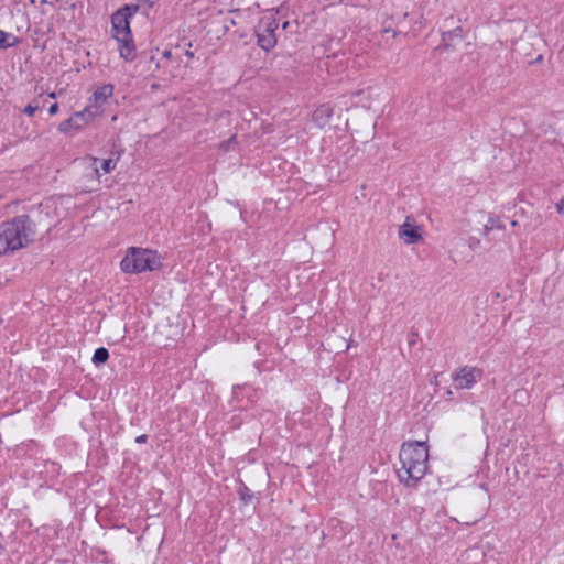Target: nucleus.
<instances>
[{"label": "nucleus", "instance_id": "obj_15", "mask_svg": "<svg viewBox=\"0 0 564 564\" xmlns=\"http://www.w3.org/2000/svg\"><path fill=\"white\" fill-rule=\"evenodd\" d=\"M58 130L63 133H73L75 132L76 130L74 129V122L70 118H68L67 120H64L59 123L58 126Z\"/></svg>", "mask_w": 564, "mask_h": 564}, {"label": "nucleus", "instance_id": "obj_1", "mask_svg": "<svg viewBox=\"0 0 564 564\" xmlns=\"http://www.w3.org/2000/svg\"><path fill=\"white\" fill-rule=\"evenodd\" d=\"M401 467L397 469L400 481L414 486L427 470L429 452L424 442L404 443L400 449Z\"/></svg>", "mask_w": 564, "mask_h": 564}, {"label": "nucleus", "instance_id": "obj_12", "mask_svg": "<svg viewBox=\"0 0 564 564\" xmlns=\"http://www.w3.org/2000/svg\"><path fill=\"white\" fill-rule=\"evenodd\" d=\"M17 43H18V37L0 30V47H2V48L12 47Z\"/></svg>", "mask_w": 564, "mask_h": 564}, {"label": "nucleus", "instance_id": "obj_16", "mask_svg": "<svg viewBox=\"0 0 564 564\" xmlns=\"http://www.w3.org/2000/svg\"><path fill=\"white\" fill-rule=\"evenodd\" d=\"M156 0H137L140 9L148 13V10L151 9Z\"/></svg>", "mask_w": 564, "mask_h": 564}, {"label": "nucleus", "instance_id": "obj_27", "mask_svg": "<svg viewBox=\"0 0 564 564\" xmlns=\"http://www.w3.org/2000/svg\"><path fill=\"white\" fill-rule=\"evenodd\" d=\"M48 96H50L51 98H55V94H54V93L50 94Z\"/></svg>", "mask_w": 564, "mask_h": 564}, {"label": "nucleus", "instance_id": "obj_2", "mask_svg": "<svg viewBox=\"0 0 564 564\" xmlns=\"http://www.w3.org/2000/svg\"><path fill=\"white\" fill-rule=\"evenodd\" d=\"M35 223L28 215H21L0 226V235L9 252L24 248L35 238Z\"/></svg>", "mask_w": 564, "mask_h": 564}, {"label": "nucleus", "instance_id": "obj_23", "mask_svg": "<svg viewBox=\"0 0 564 564\" xmlns=\"http://www.w3.org/2000/svg\"><path fill=\"white\" fill-rule=\"evenodd\" d=\"M58 111V105L57 104H53L50 108H48V113L51 116H54L55 113H57Z\"/></svg>", "mask_w": 564, "mask_h": 564}, {"label": "nucleus", "instance_id": "obj_26", "mask_svg": "<svg viewBox=\"0 0 564 564\" xmlns=\"http://www.w3.org/2000/svg\"><path fill=\"white\" fill-rule=\"evenodd\" d=\"M163 56L169 58L171 56V52L170 51H164Z\"/></svg>", "mask_w": 564, "mask_h": 564}, {"label": "nucleus", "instance_id": "obj_7", "mask_svg": "<svg viewBox=\"0 0 564 564\" xmlns=\"http://www.w3.org/2000/svg\"><path fill=\"white\" fill-rule=\"evenodd\" d=\"M113 93V86L111 84H106L97 88V90L94 93V96L91 99H89V104L87 105L88 108H91L93 110H98V116L102 113V106L107 101L109 97L112 96Z\"/></svg>", "mask_w": 564, "mask_h": 564}, {"label": "nucleus", "instance_id": "obj_8", "mask_svg": "<svg viewBox=\"0 0 564 564\" xmlns=\"http://www.w3.org/2000/svg\"><path fill=\"white\" fill-rule=\"evenodd\" d=\"M399 237L404 240L405 243L412 245L417 242L422 235L420 228L414 225L411 217H406L404 224L399 228Z\"/></svg>", "mask_w": 564, "mask_h": 564}, {"label": "nucleus", "instance_id": "obj_25", "mask_svg": "<svg viewBox=\"0 0 564 564\" xmlns=\"http://www.w3.org/2000/svg\"><path fill=\"white\" fill-rule=\"evenodd\" d=\"M185 55H186L187 57H189V58H192V57L194 56L193 52H191V51H186V52H185Z\"/></svg>", "mask_w": 564, "mask_h": 564}, {"label": "nucleus", "instance_id": "obj_21", "mask_svg": "<svg viewBox=\"0 0 564 564\" xmlns=\"http://www.w3.org/2000/svg\"><path fill=\"white\" fill-rule=\"evenodd\" d=\"M9 250L4 245V241L2 239V236L0 235V256L8 253Z\"/></svg>", "mask_w": 564, "mask_h": 564}, {"label": "nucleus", "instance_id": "obj_24", "mask_svg": "<svg viewBox=\"0 0 564 564\" xmlns=\"http://www.w3.org/2000/svg\"><path fill=\"white\" fill-rule=\"evenodd\" d=\"M148 440V436L145 434H142V435H139L137 438H135V443L138 444H142V443H145Z\"/></svg>", "mask_w": 564, "mask_h": 564}, {"label": "nucleus", "instance_id": "obj_4", "mask_svg": "<svg viewBox=\"0 0 564 564\" xmlns=\"http://www.w3.org/2000/svg\"><path fill=\"white\" fill-rule=\"evenodd\" d=\"M120 267L126 273L154 271L161 267L160 257L152 250L131 247L121 260Z\"/></svg>", "mask_w": 564, "mask_h": 564}, {"label": "nucleus", "instance_id": "obj_14", "mask_svg": "<svg viewBox=\"0 0 564 564\" xmlns=\"http://www.w3.org/2000/svg\"><path fill=\"white\" fill-rule=\"evenodd\" d=\"M108 358H109L108 350L104 347H100L95 350L94 356H93V362L95 365L104 364L108 360Z\"/></svg>", "mask_w": 564, "mask_h": 564}, {"label": "nucleus", "instance_id": "obj_11", "mask_svg": "<svg viewBox=\"0 0 564 564\" xmlns=\"http://www.w3.org/2000/svg\"><path fill=\"white\" fill-rule=\"evenodd\" d=\"M93 162H94V172L96 173V175H99V167L97 165L98 163H100V169L104 171V173H110L111 171L115 170V167L117 165V160H113L111 158L101 160V161L94 158Z\"/></svg>", "mask_w": 564, "mask_h": 564}, {"label": "nucleus", "instance_id": "obj_20", "mask_svg": "<svg viewBox=\"0 0 564 564\" xmlns=\"http://www.w3.org/2000/svg\"><path fill=\"white\" fill-rule=\"evenodd\" d=\"M52 207L53 205L51 204V202H46L44 204H40L39 212L40 214H45L47 216Z\"/></svg>", "mask_w": 564, "mask_h": 564}, {"label": "nucleus", "instance_id": "obj_6", "mask_svg": "<svg viewBox=\"0 0 564 564\" xmlns=\"http://www.w3.org/2000/svg\"><path fill=\"white\" fill-rule=\"evenodd\" d=\"M278 29L275 20L270 21L263 30L259 29L257 33L258 44L264 51H270L276 45V37L274 31Z\"/></svg>", "mask_w": 564, "mask_h": 564}, {"label": "nucleus", "instance_id": "obj_17", "mask_svg": "<svg viewBox=\"0 0 564 564\" xmlns=\"http://www.w3.org/2000/svg\"><path fill=\"white\" fill-rule=\"evenodd\" d=\"M138 10H141L138 2L134 4H128L122 9H119L118 11H124L126 13H129V18H131Z\"/></svg>", "mask_w": 564, "mask_h": 564}, {"label": "nucleus", "instance_id": "obj_9", "mask_svg": "<svg viewBox=\"0 0 564 564\" xmlns=\"http://www.w3.org/2000/svg\"><path fill=\"white\" fill-rule=\"evenodd\" d=\"M96 117H98V110H93L86 106L83 111L75 112L70 119L74 122V129L79 130L87 123L91 122Z\"/></svg>", "mask_w": 564, "mask_h": 564}, {"label": "nucleus", "instance_id": "obj_19", "mask_svg": "<svg viewBox=\"0 0 564 564\" xmlns=\"http://www.w3.org/2000/svg\"><path fill=\"white\" fill-rule=\"evenodd\" d=\"M40 108L39 104H29L28 106H25V108L23 109V112L26 115V116H33L34 112Z\"/></svg>", "mask_w": 564, "mask_h": 564}, {"label": "nucleus", "instance_id": "obj_22", "mask_svg": "<svg viewBox=\"0 0 564 564\" xmlns=\"http://www.w3.org/2000/svg\"><path fill=\"white\" fill-rule=\"evenodd\" d=\"M556 210L564 216V197L556 204Z\"/></svg>", "mask_w": 564, "mask_h": 564}, {"label": "nucleus", "instance_id": "obj_13", "mask_svg": "<svg viewBox=\"0 0 564 564\" xmlns=\"http://www.w3.org/2000/svg\"><path fill=\"white\" fill-rule=\"evenodd\" d=\"M505 225L501 219L497 216L489 217L487 224L484 227L485 234L488 235L490 231L495 229H503Z\"/></svg>", "mask_w": 564, "mask_h": 564}, {"label": "nucleus", "instance_id": "obj_10", "mask_svg": "<svg viewBox=\"0 0 564 564\" xmlns=\"http://www.w3.org/2000/svg\"><path fill=\"white\" fill-rule=\"evenodd\" d=\"M332 116L333 109L328 105H322L313 112L312 119L316 126L324 128Z\"/></svg>", "mask_w": 564, "mask_h": 564}, {"label": "nucleus", "instance_id": "obj_18", "mask_svg": "<svg viewBox=\"0 0 564 564\" xmlns=\"http://www.w3.org/2000/svg\"><path fill=\"white\" fill-rule=\"evenodd\" d=\"M236 144V135H231L228 140L220 143V149L224 151H229L232 145Z\"/></svg>", "mask_w": 564, "mask_h": 564}, {"label": "nucleus", "instance_id": "obj_3", "mask_svg": "<svg viewBox=\"0 0 564 564\" xmlns=\"http://www.w3.org/2000/svg\"><path fill=\"white\" fill-rule=\"evenodd\" d=\"M112 36L119 44L120 56L126 61L135 58V46L130 31L129 13L116 11L111 18Z\"/></svg>", "mask_w": 564, "mask_h": 564}, {"label": "nucleus", "instance_id": "obj_28", "mask_svg": "<svg viewBox=\"0 0 564 564\" xmlns=\"http://www.w3.org/2000/svg\"><path fill=\"white\" fill-rule=\"evenodd\" d=\"M511 225L517 226V221L516 220L511 221Z\"/></svg>", "mask_w": 564, "mask_h": 564}, {"label": "nucleus", "instance_id": "obj_5", "mask_svg": "<svg viewBox=\"0 0 564 564\" xmlns=\"http://www.w3.org/2000/svg\"><path fill=\"white\" fill-rule=\"evenodd\" d=\"M481 377L482 370L470 366L460 367L452 375L456 389H470L481 379Z\"/></svg>", "mask_w": 564, "mask_h": 564}]
</instances>
